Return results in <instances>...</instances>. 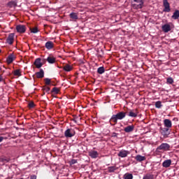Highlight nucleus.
I'll return each instance as SVG.
<instances>
[{
    "label": "nucleus",
    "instance_id": "obj_1",
    "mask_svg": "<svg viewBox=\"0 0 179 179\" xmlns=\"http://www.w3.org/2000/svg\"><path fill=\"white\" fill-rule=\"evenodd\" d=\"M125 117H127V113L124 111L119 112L116 115H113L110 121H112L113 122L117 124V122H118V120H124Z\"/></svg>",
    "mask_w": 179,
    "mask_h": 179
},
{
    "label": "nucleus",
    "instance_id": "obj_2",
    "mask_svg": "<svg viewBox=\"0 0 179 179\" xmlns=\"http://www.w3.org/2000/svg\"><path fill=\"white\" fill-rule=\"evenodd\" d=\"M159 132L164 138H169V135H170V129L167 127H160Z\"/></svg>",
    "mask_w": 179,
    "mask_h": 179
},
{
    "label": "nucleus",
    "instance_id": "obj_3",
    "mask_svg": "<svg viewBox=\"0 0 179 179\" xmlns=\"http://www.w3.org/2000/svg\"><path fill=\"white\" fill-rule=\"evenodd\" d=\"M134 3H133V8L134 9H142L143 8V0H133Z\"/></svg>",
    "mask_w": 179,
    "mask_h": 179
},
{
    "label": "nucleus",
    "instance_id": "obj_4",
    "mask_svg": "<svg viewBox=\"0 0 179 179\" xmlns=\"http://www.w3.org/2000/svg\"><path fill=\"white\" fill-rule=\"evenodd\" d=\"M76 132L73 129H68L64 131V136L66 138H72V136H75Z\"/></svg>",
    "mask_w": 179,
    "mask_h": 179
},
{
    "label": "nucleus",
    "instance_id": "obj_5",
    "mask_svg": "<svg viewBox=\"0 0 179 179\" xmlns=\"http://www.w3.org/2000/svg\"><path fill=\"white\" fill-rule=\"evenodd\" d=\"M157 150H170V144L167 143H163L159 147H157Z\"/></svg>",
    "mask_w": 179,
    "mask_h": 179
},
{
    "label": "nucleus",
    "instance_id": "obj_6",
    "mask_svg": "<svg viewBox=\"0 0 179 179\" xmlns=\"http://www.w3.org/2000/svg\"><path fill=\"white\" fill-rule=\"evenodd\" d=\"M163 6L164 10L163 12H170L171 10V8H170V3H169L168 0H163Z\"/></svg>",
    "mask_w": 179,
    "mask_h": 179
},
{
    "label": "nucleus",
    "instance_id": "obj_7",
    "mask_svg": "<svg viewBox=\"0 0 179 179\" xmlns=\"http://www.w3.org/2000/svg\"><path fill=\"white\" fill-rule=\"evenodd\" d=\"M16 30L17 33L23 34V33H26V26L23 24H18L16 26Z\"/></svg>",
    "mask_w": 179,
    "mask_h": 179
},
{
    "label": "nucleus",
    "instance_id": "obj_8",
    "mask_svg": "<svg viewBox=\"0 0 179 179\" xmlns=\"http://www.w3.org/2000/svg\"><path fill=\"white\" fill-rule=\"evenodd\" d=\"M15 40V34H10L6 39V43L9 44V45H12L13 44V41Z\"/></svg>",
    "mask_w": 179,
    "mask_h": 179
},
{
    "label": "nucleus",
    "instance_id": "obj_9",
    "mask_svg": "<svg viewBox=\"0 0 179 179\" xmlns=\"http://www.w3.org/2000/svg\"><path fill=\"white\" fill-rule=\"evenodd\" d=\"M128 155H129V151L125 150H122L119 152V153L117 154V156L119 157H127V156H128Z\"/></svg>",
    "mask_w": 179,
    "mask_h": 179
},
{
    "label": "nucleus",
    "instance_id": "obj_10",
    "mask_svg": "<svg viewBox=\"0 0 179 179\" xmlns=\"http://www.w3.org/2000/svg\"><path fill=\"white\" fill-rule=\"evenodd\" d=\"M164 124L165 128H168L170 129V128H171V127H173V123L171 122V120H170L169 119H165L164 120Z\"/></svg>",
    "mask_w": 179,
    "mask_h": 179
},
{
    "label": "nucleus",
    "instance_id": "obj_11",
    "mask_svg": "<svg viewBox=\"0 0 179 179\" xmlns=\"http://www.w3.org/2000/svg\"><path fill=\"white\" fill-rule=\"evenodd\" d=\"M34 65L38 69H40L41 66H43V63H41V59L37 58L36 59L35 62H34Z\"/></svg>",
    "mask_w": 179,
    "mask_h": 179
},
{
    "label": "nucleus",
    "instance_id": "obj_12",
    "mask_svg": "<svg viewBox=\"0 0 179 179\" xmlns=\"http://www.w3.org/2000/svg\"><path fill=\"white\" fill-rule=\"evenodd\" d=\"M89 156L92 157V159H97V157H99V152L94 150L90 151L89 152Z\"/></svg>",
    "mask_w": 179,
    "mask_h": 179
},
{
    "label": "nucleus",
    "instance_id": "obj_13",
    "mask_svg": "<svg viewBox=\"0 0 179 179\" xmlns=\"http://www.w3.org/2000/svg\"><path fill=\"white\" fill-rule=\"evenodd\" d=\"M14 60H15V55H13V53H12L8 56L6 62L7 64H12Z\"/></svg>",
    "mask_w": 179,
    "mask_h": 179
},
{
    "label": "nucleus",
    "instance_id": "obj_14",
    "mask_svg": "<svg viewBox=\"0 0 179 179\" xmlns=\"http://www.w3.org/2000/svg\"><path fill=\"white\" fill-rule=\"evenodd\" d=\"M36 76L38 79H41L44 78V70H43V69H41L40 71L36 73Z\"/></svg>",
    "mask_w": 179,
    "mask_h": 179
},
{
    "label": "nucleus",
    "instance_id": "obj_15",
    "mask_svg": "<svg viewBox=\"0 0 179 179\" xmlns=\"http://www.w3.org/2000/svg\"><path fill=\"white\" fill-rule=\"evenodd\" d=\"M162 30L163 31H164V33H169V31L171 30V27H170V24H165L164 25L162 26Z\"/></svg>",
    "mask_w": 179,
    "mask_h": 179
},
{
    "label": "nucleus",
    "instance_id": "obj_16",
    "mask_svg": "<svg viewBox=\"0 0 179 179\" xmlns=\"http://www.w3.org/2000/svg\"><path fill=\"white\" fill-rule=\"evenodd\" d=\"M45 47L47 50H52V48H54V43H52V41H48L46 42Z\"/></svg>",
    "mask_w": 179,
    "mask_h": 179
},
{
    "label": "nucleus",
    "instance_id": "obj_17",
    "mask_svg": "<svg viewBox=\"0 0 179 179\" xmlns=\"http://www.w3.org/2000/svg\"><path fill=\"white\" fill-rule=\"evenodd\" d=\"M162 166L167 169L171 166V159H166L162 163Z\"/></svg>",
    "mask_w": 179,
    "mask_h": 179
},
{
    "label": "nucleus",
    "instance_id": "obj_18",
    "mask_svg": "<svg viewBox=\"0 0 179 179\" xmlns=\"http://www.w3.org/2000/svg\"><path fill=\"white\" fill-rule=\"evenodd\" d=\"M135 127L134 125L127 126L124 128V132L129 134V132H132L134 129Z\"/></svg>",
    "mask_w": 179,
    "mask_h": 179
},
{
    "label": "nucleus",
    "instance_id": "obj_19",
    "mask_svg": "<svg viewBox=\"0 0 179 179\" xmlns=\"http://www.w3.org/2000/svg\"><path fill=\"white\" fill-rule=\"evenodd\" d=\"M135 159L136 162H145V160H146V157L138 155L136 156Z\"/></svg>",
    "mask_w": 179,
    "mask_h": 179
},
{
    "label": "nucleus",
    "instance_id": "obj_20",
    "mask_svg": "<svg viewBox=\"0 0 179 179\" xmlns=\"http://www.w3.org/2000/svg\"><path fill=\"white\" fill-rule=\"evenodd\" d=\"M46 61L48 62V64H55L57 59L54 57L49 56L46 59Z\"/></svg>",
    "mask_w": 179,
    "mask_h": 179
},
{
    "label": "nucleus",
    "instance_id": "obj_21",
    "mask_svg": "<svg viewBox=\"0 0 179 179\" xmlns=\"http://www.w3.org/2000/svg\"><path fill=\"white\" fill-rule=\"evenodd\" d=\"M71 19H73V20H78L79 19V17H78V13H71L69 15Z\"/></svg>",
    "mask_w": 179,
    "mask_h": 179
},
{
    "label": "nucleus",
    "instance_id": "obj_22",
    "mask_svg": "<svg viewBox=\"0 0 179 179\" xmlns=\"http://www.w3.org/2000/svg\"><path fill=\"white\" fill-rule=\"evenodd\" d=\"M8 6L9 8H16V6H17V3H16V1H10L8 3Z\"/></svg>",
    "mask_w": 179,
    "mask_h": 179
},
{
    "label": "nucleus",
    "instance_id": "obj_23",
    "mask_svg": "<svg viewBox=\"0 0 179 179\" xmlns=\"http://www.w3.org/2000/svg\"><path fill=\"white\" fill-rule=\"evenodd\" d=\"M178 17H179V10H175V12L173 13V14L172 15V19L177 20V19H178Z\"/></svg>",
    "mask_w": 179,
    "mask_h": 179
},
{
    "label": "nucleus",
    "instance_id": "obj_24",
    "mask_svg": "<svg viewBox=\"0 0 179 179\" xmlns=\"http://www.w3.org/2000/svg\"><path fill=\"white\" fill-rule=\"evenodd\" d=\"M63 69L66 72H71L72 71V66H71V65H69V64H66V66H64L63 67Z\"/></svg>",
    "mask_w": 179,
    "mask_h": 179
},
{
    "label": "nucleus",
    "instance_id": "obj_25",
    "mask_svg": "<svg viewBox=\"0 0 179 179\" xmlns=\"http://www.w3.org/2000/svg\"><path fill=\"white\" fill-rule=\"evenodd\" d=\"M104 72H106V69H104V66H101L98 68L97 73H99V75H103Z\"/></svg>",
    "mask_w": 179,
    "mask_h": 179
},
{
    "label": "nucleus",
    "instance_id": "obj_26",
    "mask_svg": "<svg viewBox=\"0 0 179 179\" xmlns=\"http://www.w3.org/2000/svg\"><path fill=\"white\" fill-rule=\"evenodd\" d=\"M143 179H155V175L147 173L143 176Z\"/></svg>",
    "mask_w": 179,
    "mask_h": 179
},
{
    "label": "nucleus",
    "instance_id": "obj_27",
    "mask_svg": "<svg viewBox=\"0 0 179 179\" xmlns=\"http://www.w3.org/2000/svg\"><path fill=\"white\" fill-rule=\"evenodd\" d=\"M129 117H132L133 118H136V117H138V113L131 110L129 113Z\"/></svg>",
    "mask_w": 179,
    "mask_h": 179
},
{
    "label": "nucleus",
    "instance_id": "obj_28",
    "mask_svg": "<svg viewBox=\"0 0 179 179\" xmlns=\"http://www.w3.org/2000/svg\"><path fill=\"white\" fill-rule=\"evenodd\" d=\"M124 179H132L134 178V176L132 173H126L124 175Z\"/></svg>",
    "mask_w": 179,
    "mask_h": 179
},
{
    "label": "nucleus",
    "instance_id": "obj_29",
    "mask_svg": "<svg viewBox=\"0 0 179 179\" xmlns=\"http://www.w3.org/2000/svg\"><path fill=\"white\" fill-rule=\"evenodd\" d=\"M115 170H117V168H115V166H109L108 168V173H114V171H115Z\"/></svg>",
    "mask_w": 179,
    "mask_h": 179
},
{
    "label": "nucleus",
    "instance_id": "obj_30",
    "mask_svg": "<svg viewBox=\"0 0 179 179\" xmlns=\"http://www.w3.org/2000/svg\"><path fill=\"white\" fill-rule=\"evenodd\" d=\"M163 106V105H162V101H158L155 103V107L156 108H162V107Z\"/></svg>",
    "mask_w": 179,
    "mask_h": 179
},
{
    "label": "nucleus",
    "instance_id": "obj_31",
    "mask_svg": "<svg viewBox=\"0 0 179 179\" xmlns=\"http://www.w3.org/2000/svg\"><path fill=\"white\" fill-rule=\"evenodd\" d=\"M167 83H169V85H173V83H174V80L173 79V78L169 77L167 78Z\"/></svg>",
    "mask_w": 179,
    "mask_h": 179
},
{
    "label": "nucleus",
    "instance_id": "obj_32",
    "mask_svg": "<svg viewBox=\"0 0 179 179\" xmlns=\"http://www.w3.org/2000/svg\"><path fill=\"white\" fill-rule=\"evenodd\" d=\"M14 75L15 76H22V74L20 73V70L19 69L15 70Z\"/></svg>",
    "mask_w": 179,
    "mask_h": 179
},
{
    "label": "nucleus",
    "instance_id": "obj_33",
    "mask_svg": "<svg viewBox=\"0 0 179 179\" xmlns=\"http://www.w3.org/2000/svg\"><path fill=\"white\" fill-rule=\"evenodd\" d=\"M51 92L55 93V94H58V93L59 92V89H58L57 87H53Z\"/></svg>",
    "mask_w": 179,
    "mask_h": 179
},
{
    "label": "nucleus",
    "instance_id": "obj_34",
    "mask_svg": "<svg viewBox=\"0 0 179 179\" xmlns=\"http://www.w3.org/2000/svg\"><path fill=\"white\" fill-rule=\"evenodd\" d=\"M44 81H45V85H51V79L45 78Z\"/></svg>",
    "mask_w": 179,
    "mask_h": 179
},
{
    "label": "nucleus",
    "instance_id": "obj_35",
    "mask_svg": "<svg viewBox=\"0 0 179 179\" xmlns=\"http://www.w3.org/2000/svg\"><path fill=\"white\" fill-rule=\"evenodd\" d=\"M79 120H80V116H76L74 117V118L73 119V122H75L76 124H78V121H79Z\"/></svg>",
    "mask_w": 179,
    "mask_h": 179
},
{
    "label": "nucleus",
    "instance_id": "obj_36",
    "mask_svg": "<svg viewBox=\"0 0 179 179\" xmlns=\"http://www.w3.org/2000/svg\"><path fill=\"white\" fill-rule=\"evenodd\" d=\"M43 90L45 92V93H50V87H43Z\"/></svg>",
    "mask_w": 179,
    "mask_h": 179
},
{
    "label": "nucleus",
    "instance_id": "obj_37",
    "mask_svg": "<svg viewBox=\"0 0 179 179\" xmlns=\"http://www.w3.org/2000/svg\"><path fill=\"white\" fill-rule=\"evenodd\" d=\"M31 33H34V34L38 33V29L37 27L33 28L32 29H31Z\"/></svg>",
    "mask_w": 179,
    "mask_h": 179
},
{
    "label": "nucleus",
    "instance_id": "obj_38",
    "mask_svg": "<svg viewBox=\"0 0 179 179\" xmlns=\"http://www.w3.org/2000/svg\"><path fill=\"white\" fill-rule=\"evenodd\" d=\"M28 107H29V108H34V102H30L28 104Z\"/></svg>",
    "mask_w": 179,
    "mask_h": 179
},
{
    "label": "nucleus",
    "instance_id": "obj_39",
    "mask_svg": "<svg viewBox=\"0 0 179 179\" xmlns=\"http://www.w3.org/2000/svg\"><path fill=\"white\" fill-rule=\"evenodd\" d=\"M76 163H78L77 159H71V161L70 162V164H76Z\"/></svg>",
    "mask_w": 179,
    "mask_h": 179
},
{
    "label": "nucleus",
    "instance_id": "obj_40",
    "mask_svg": "<svg viewBox=\"0 0 179 179\" xmlns=\"http://www.w3.org/2000/svg\"><path fill=\"white\" fill-rule=\"evenodd\" d=\"M3 162H6V163H9V162H10V158H3Z\"/></svg>",
    "mask_w": 179,
    "mask_h": 179
},
{
    "label": "nucleus",
    "instance_id": "obj_41",
    "mask_svg": "<svg viewBox=\"0 0 179 179\" xmlns=\"http://www.w3.org/2000/svg\"><path fill=\"white\" fill-rule=\"evenodd\" d=\"M117 136H118V134L117 133L113 132L112 134V138H117Z\"/></svg>",
    "mask_w": 179,
    "mask_h": 179
},
{
    "label": "nucleus",
    "instance_id": "obj_42",
    "mask_svg": "<svg viewBox=\"0 0 179 179\" xmlns=\"http://www.w3.org/2000/svg\"><path fill=\"white\" fill-rule=\"evenodd\" d=\"M30 179H37V176L32 175V176H31Z\"/></svg>",
    "mask_w": 179,
    "mask_h": 179
},
{
    "label": "nucleus",
    "instance_id": "obj_43",
    "mask_svg": "<svg viewBox=\"0 0 179 179\" xmlns=\"http://www.w3.org/2000/svg\"><path fill=\"white\" fill-rule=\"evenodd\" d=\"M0 82H3V77H2V75H0Z\"/></svg>",
    "mask_w": 179,
    "mask_h": 179
},
{
    "label": "nucleus",
    "instance_id": "obj_44",
    "mask_svg": "<svg viewBox=\"0 0 179 179\" xmlns=\"http://www.w3.org/2000/svg\"><path fill=\"white\" fill-rule=\"evenodd\" d=\"M4 138L3 136H0V143L3 141Z\"/></svg>",
    "mask_w": 179,
    "mask_h": 179
},
{
    "label": "nucleus",
    "instance_id": "obj_45",
    "mask_svg": "<svg viewBox=\"0 0 179 179\" xmlns=\"http://www.w3.org/2000/svg\"><path fill=\"white\" fill-rule=\"evenodd\" d=\"M0 71H2V69L0 67Z\"/></svg>",
    "mask_w": 179,
    "mask_h": 179
},
{
    "label": "nucleus",
    "instance_id": "obj_46",
    "mask_svg": "<svg viewBox=\"0 0 179 179\" xmlns=\"http://www.w3.org/2000/svg\"><path fill=\"white\" fill-rule=\"evenodd\" d=\"M0 52H1V50H0Z\"/></svg>",
    "mask_w": 179,
    "mask_h": 179
}]
</instances>
